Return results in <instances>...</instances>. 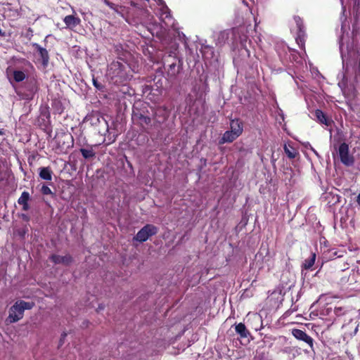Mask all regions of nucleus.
Here are the masks:
<instances>
[{
  "mask_svg": "<svg viewBox=\"0 0 360 360\" xmlns=\"http://www.w3.org/2000/svg\"><path fill=\"white\" fill-rule=\"evenodd\" d=\"M345 37L342 36L340 39V49L342 58L343 69L340 75V80L338 82V86L342 89V93L347 98L352 100L356 95V89H360V60L357 66H349L348 64L345 65V50L349 54L352 53V46L348 44L346 45L344 42Z\"/></svg>",
  "mask_w": 360,
  "mask_h": 360,
  "instance_id": "nucleus-1",
  "label": "nucleus"
},
{
  "mask_svg": "<svg viewBox=\"0 0 360 360\" xmlns=\"http://www.w3.org/2000/svg\"><path fill=\"white\" fill-rule=\"evenodd\" d=\"M127 53H123L122 56H118L116 60L112 61L107 68V76L110 81L115 84H122L129 79L131 75L130 66L124 57Z\"/></svg>",
  "mask_w": 360,
  "mask_h": 360,
  "instance_id": "nucleus-2",
  "label": "nucleus"
},
{
  "mask_svg": "<svg viewBox=\"0 0 360 360\" xmlns=\"http://www.w3.org/2000/svg\"><path fill=\"white\" fill-rule=\"evenodd\" d=\"M146 103H141L133 106L131 119L135 124H139L148 134L152 129L154 121L150 118V113L146 110Z\"/></svg>",
  "mask_w": 360,
  "mask_h": 360,
  "instance_id": "nucleus-3",
  "label": "nucleus"
},
{
  "mask_svg": "<svg viewBox=\"0 0 360 360\" xmlns=\"http://www.w3.org/2000/svg\"><path fill=\"white\" fill-rule=\"evenodd\" d=\"M159 27L165 31L176 30L175 20L170 14V11L162 0H159Z\"/></svg>",
  "mask_w": 360,
  "mask_h": 360,
  "instance_id": "nucleus-4",
  "label": "nucleus"
},
{
  "mask_svg": "<svg viewBox=\"0 0 360 360\" xmlns=\"http://www.w3.org/2000/svg\"><path fill=\"white\" fill-rule=\"evenodd\" d=\"M24 92L19 91H17V94L22 99L32 100L38 91L37 82L34 79L27 80L24 84Z\"/></svg>",
  "mask_w": 360,
  "mask_h": 360,
  "instance_id": "nucleus-5",
  "label": "nucleus"
},
{
  "mask_svg": "<svg viewBox=\"0 0 360 360\" xmlns=\"http://www.w3.org/2000/svg\"><path fill=\"white\" fill-rule=\"evenodd\" d=\"M157 233V228L151 224H146L144 226L136 235L134 237V239L143 243L146 241L150 236L155 235Z\"/></svg>",
  "mask_w": 360,
  "mask_h": 360,
  "instance_id": "nucleus-6",
  "label": "nucleus"
},
{
  "mask_svg": "<svg viewBox=\"0 0 360 360\" xmlns=\"http://www.w3.org/2000/svg\"><path fill=\"white\" fill-rule=\"evenodd\" d=\"M338 155L340 161L346 166H352L354 162V157L349 155V146L347 143H342L338 148Z\"/></svg>",
  "mask_w": 360,
  "mask_h": 360,
  "instance_id": "nucleus-7",
  "label": "nucleus"
},
{
  "mask_svg": "<svg viewBox=\"0 0 360 360\" xmlns=\"http://www.w3.org/2000/svg\"><path fill=\"white\" fill-rule=\"evenodd\" d=\"M292 334L296 339L305 342L309 345L311 349H314V340L304 331L300 329H293L292 330Z\"/></svg>",
  "mask_w": 360,
  "mask_h": 360,
  "instance_id": "nucleus-8",
  "label": "nucleus"
},
{
  "mask_svg": "<svg viewBox=\"0 0 360 360\" xmlns=\"http://www.w3.org/2000/svg\"><path fill=\"white\" fill-rule=\"evenodd\" d=\"M49 259L55 264H62L65 266H69L73 262L72 257L69 254L65 256L53 254L49 257Z\"/></svg>",
  "mask_w": 360,
  "mask_h": 360,
  "instance_id": "nucleus-9",
  "label": "nucleus"
},
{
  "mask_svg": "<svg viewBox=\"0 0 360 360\" xmlns=\"http://www.w3.org/2000/svg\"><path fill=\"white\" fill-rule=\"evenodd\" d=\"M20 307L19 304L16 302L15 304L10 308L9 315L8 317V320L10 323H15L23 317L24 313H22L20 315Z\"/></svg>",
  "mask_w": 360,
  "mask_h": 360,
  "instance_id": "nucleus-10",
  "label": "nucleus"
},
{
  "mask_svg": "<svg viewBox=\"0 0 360 360\" xmlns=\"http://www.w3.org/2000/svg\"><path fill=\"white\" fill-rule=\"evenodd\" d=\"M32 46L38 52L39 57L41 59L43 65L46 66L49 61V55L48 51L46 49L41 47L37 43H33Z\"/></svg>",
  "mask_w": 360,
  "mask_h": 360,
  "instance_id": "nucleus-11",
  "label": "nucleus"
},
{
  "mask_svg": "<svg viewBox=\"0 0 360 360\" xmlns=\"http://www.w3.org/2000/svg\"><path fill=\"white\" fill-rule=\"evenodd\" d=\"M63 21L68 28L73 29L74 27L79 25L81 20L79 17H77L73 15H66L64 18Z\"/></svg>",
  "mask_w": 360,
  "mask_h": 360,
  "instance_id": "nucleus-12",
  "label": "nucleus"
},
{
  "mask_svg": "<svg viewBox=\"0 0 360 360\" xmlns=\"http://www.w3.org/2000/svg\"><path fill=\"white\" fill-rule=\"evenodd\" d=\"M230 131L233 134L240 136L243 130V123L239 120H232L230 123Z\"/></svg>",
  "mask_w": 360,
  "mask_h": 360,
  "instance_id": "nucleus-13",
  "label": "nucleus"
},
{
  "mask_svg": "<svg viewBox=\"0 0 360 360\" xmlns=\"http://www.w3.org/2000/svg\"><path fill=\"white\" fill-rule=\"evenodd\" d=\"M30 200V194L27 191H23L20 195V197L18 200V202L19 205H22V210L24 211H27L30 208L28 205V201Z\"/></svg>",
  "mask_w": 360,
  "mask_h": 360,
  "instance_id": "nucleus-14",
  "label": "nucleus"
},
{
  "mask_svg": "<svg viewBox=\"0 0 360 360\" xmlns=\"http://www.w3.org/2000/svg\"><path fill=\"white\" fill-rule=\"evenodd\" d=\"M53 172L50 167H44L39 168V177L44 180L51 181L52 179Z\"/></svg>",
  "mask_w": 360,
  "mask_h": 360,
  "instance_id": "nucleus-15",
  "label": "nucleus"
},
{
  "mask_svg": "<svg viewBox=\"0 0 360 360\" xmlns=\"http://www.w3.org/2000/svg\"><path fill=\"white\" fill-rule=\"evenodd\" d=\"M314 116L316 120L321 124L329 126L330 121L328 119L326 115L320 110H316L314 112Z\"/></svg>",
  "mask_w": 360,
  "mask_h": 360,
  "instance_id": "nucleus-16",
  "label": "nucleus"
},
{
  "mask_svg": "<svg viewBox=\"0 0 360 360\" xmlns=\"http://www.w3.org/2000/svg\"><path fill=\"white\" fill-rule=\"evenodd\" d=\"M239 136L233 134V132L226 131L224 134L220 141L221 143H231L236 140Z\"/></svg>",
  "mask_w": 360,
  "mask_h": 360,
  "instance_id": "nucleus-17",
  "label": "nucleus"
},
{
  "mask_svg": "<svg viewBox=\"0 0 360 360\" xmlns=\"http://www.w3.org/2000/svg\"><path fill=\"white\" fill-rule=\"evenodd\" d=\"M235 329L236 332L243 338H245L250 335V333L247 330L245 326L242 323L236 325Z\"/></svg>",
  "mask_w": 360,
  "mask_h": 360,
  "instance_id": "nucleus-18",
  "label": "nucleus"
},
{
  "mask_svg": "<svg viewBox=\"0 0 360 360\" xmlns=\"http://www.w3.org/2000/svg\"><path fill=\"white\" fill-rule=\"evenodd\" d=\"M17 302L20 306V309H19L20 310V315L22 313H24V311L25 309H31L34 306V303L33 302H25V301H23V300H20V301H18Z\"/></svg>",
  "mask_w": 360,
  "mask_h": 360,
  "instance_id": "nucleus-19",
  "label": "nucleus"
},
{
  "mask_svg": "<svg viewBox=\"0 0 360 360\" xmlns=\"http://www.w3.org/2000/svg\"><path fill=\"white\" fill-rule=\"evenodd\" d=\"M87 121H90L92 125H96L101 122V120L105 121L104 118L98 114H93L86 117Z\"/></svg>",
  "mask_w": 360,
  "mask_h": 360,
  "instance_id": "nucleus-20",
  "label": "nucleus"
},
{
  "mask_svg": "<svg viewBox=\"0 0 360 360\" xmlns=\"http://www.w3.org/2000/svg\"><path fill=\"white\" fill-rule=\"evenodd\" d=\"M315 260H316V254L315 253H311L310 257L308 259H306L304 260V263L302 264V266L305 269H309L314 264Z\"/></svg>",
  "mask_w": 360,
  "mask_h": 360,
  "instance_id": "nucleus-21",
  "label": "nucleus"
},
{
  "mask_svg": "<svg viewBox=\"0 0 360 360\" xmlns=\"http://www.w3.org/2000/svg\"><path fill=\"white\" fill-rule=\"evenodd\" d=\"M325 198L328 200V203L335 205L340 202V196L332 192L326 193Z\"/></svg>",
  "mask_w": 360,
  "mask_h": 360,
  "instance_id": "nucleus-22",
  "label": "nucleus"
},
{
  "mask_svg": "<svg viewBox=\"0 0 360 360\" xmlns=\"http://www.w3.org/2000/svg\"><path fill=\"white\" fill-rule=\"evenodd\" d=\"M79 151L84 159H89L96 156V153L91 147L89 149L80 148Z\"/></svg>",
  "mask_w": 360,
  "mask_h": 360,
  "instance_id": "nucleus-23",
  "label": "nucleus"
},
{
  "mask_svg": "<svg viewBox=\"0 0 360 360\" xmlns=\"http://www.w3.org/2000/svg\"><path fill=\"white\" fill-rule=\"evenodd\" d=\"M353 1L352 14L357 20L360 18V0H353Z\"/></svg>",
  "mask_w": 360,
  "mask_h": 360,
  "instance_id": "nucleus-24",
  "label": "nucleus"
},
{
  "mask_svg": "<svg viewBox=\"0 0 360 360\" xmlns=\"http://www.w3.org/2000/svg\"><path fill=\"white\" fill-rule=\"evenodd\" d=\"M284 151H285V154L287 155V156L290 159L295 158L296 157V155H297V152L296 149H295L293 147H292L290 146L285 145L284 146Z\"/></svg>",
  "mask_w": 360,
  "mask_h": 360,
  "instance_id": "nucleus-25",
  "label": "nucleus"
},
{
  "mask_svg": "<svg viewBox=\"0 0 360 360\" xmlns=\"http://www.w3.org/2000/svg\"><path fill=\"white\" fill-rule=\"evenodd\" d=\"M13 79L16 82H22L26 77L25 74L21 70H14L13 73Z\"/></svg>",
  "mask_w": 360,
  "mask_h": 360,
  "instance_id": "nucleus-26",
  "label": "nucleus"
},
{
  "mask_svg": "<svg viewBox=\"0 0 360 360\" xmlns=\"http://www.w3.org/2000/svg\"><path fill=\"white\" fill-rule=\"evenodd\" d=\"M294 20L299 30L298 33L304 32L302 20L299 16H295Z\"/></svg>",
  "mask_w": 360,
  "mask_h": 360,
  "instance_id": "nucleus-27",
  "label": "nucleus"
},
{
  "mask_svg": "<svg viewBox=\"0 0 360 360\" xmlns=\"http://www.w3.org/2000/svg\"><path fill=\"white\" fill-rule=\"evenodd\" d=\"M304 32L298 33L297 37L296 38V41L299 46L302 49L304 48Z\"/></svg>",
  "mask_w": 360,
  "mask_h": 360,
  "instance_id": "nucleus-28",
  "label": "nucleus"
},
{
  "mask_svg": "<svg viewBox=\"0 0 360 360\" xmlns=\"http://www.w3.org/2000/svg\"><path fill=\"white\" fill-rule=\"evenodd\" d=\"M285 175V181H288V183L290 184L291 183V179L293 176V172L290 169H288L287 168L284 172Z\"/></svg>",
  "mask_w": 360,
  "mask_h": 360,
  "instance_id": "nucleus-29",
  "label": "nucleus"
},
{
  "mask_svg": "<svg viewBox=\"0 0 360 360\" xmlns=\"http://www.w3.org/2000/svg\"><path fill=\"white\" fill-rule=\"evenodd\" d=\"M41 192L43 195H51L53 194L51 188L46 185H43L41 188Z\"/></svg>",
  "mask_w": 360,
  "mask_h": 360,
  "instance_id": "nucleus-30",
  "label": "nucleus"
},
{
  "mask_svg": "<svg viewBox=\"0 0 360 360\" xmlns=\"http://www.w3.org/2000/svg\"><path fill=\"white\" fill-rule=\"evenodd\" d=\"M27 231H28V229H27V227L26 226L24 228L18 229L16 231L18 235L19 236H20L21 238H24L25 234L27 233Z\"/></svg>",
  "mask_w": 360,
  "mask_h": 360,
  "instance_id": "nucleus-31",
  "label": "nucleus"
},
{
  "mask_svg": "<svg viewBox=\"0 0 360 360\" xmlns=\"http://www.w3.org/2000/svg\"><path fill=\"white\" fill-rule=\"evenodd\" d=\"M139 144H143L145 141H148V137L145 134H139L137 138Z\"/></svg>",
  "mask_w": 360,
  "mask_h": 360,
  "instance_id": "nucleus-32",
  "label": "nucleus"
},
{
  "mask_svg": "<svg viewBox=\"0 0 360 360\" xmlns=\"http://www.w3.org/2000/svg\"><path fill=\"white\" fill-rule=\"evenodd\" d=\"M93 84L98 90H102L103 89V85L98 82L94 77L93 78Z\"/></svg>",
  "mask_w": 360,
  "mask_h": 360,
  "instance_id": "nucleus-33",
  "label": "nucleus"
},
{
  "mask_svg": "<svg viewBox=\"0 0 360 360\" xmlns=\"http://www.w3.org/2000/svg\"><path fill=\"white\" fill-rule=\"evenodd\" d=\"M102 1H103V2L106 6H108L109 8H110L111 9L116 10V7H117V6H116L114 3H112V2L110 1L109 0H102Z\"/></svg>",
  "mask_w": 360,
  "mask_h": 360,
  "instance_id": "nucleus-34",
  "label": "nucleus"
},
{
  "mask_svg": "<svg viewBox=\"0 0 360 360\" xmlns=\"http://www.w3.org/2000/svg\"><path fill=\"white\" fill-rule=\"evenodd\" d=\"M66 337H67V333L65 332H63L60 335L58 347H60L64 344Z\"/></svg>",
  "mask_w": 360,
  "mask_h": 360,
  "instance_id": "nucleus-35",
  "label": "nucleus"
},
{
  "mask_svg": "<svg viewBox=\"0 0 360 360\" xmlns=\"http://www.w3.org/2000/svg\"><path fill=\"white\" fill-rule=\"evenodd\" d=\"M352 281H353V279H350V277L347 278L346 276L342 277V278H341V280H340V283H341L342 284H345V283H352Z\"/></svg>",
  "mask_w": 360,
  "mask_h": 360,
  "instance_id": "nucleus-36",
  "label": "nucleus"
},
{
  "mask_svg": "<svg viewBox=\"0 0 360 360\" xmlns=\"http://www.w3.org/2000/svg\"><path fill=\"white\" fill-rule=\"evenodd\" d=\"M297 351L295 347H285L284 349H283V352H285V353H291L293 351Z\"/></svg>",
  "mask_w": 360,
  "mask_h": 360,
  "instance_id": "nucleus-37",
  "label": "nucleus"
},
{
  "mask_svg": "<svg viewBox=\"0 0 360 360\" xmlns=\"http://www.w3.org/2000/svg\"><path fill=\"white\" fill-rule=\"evenodd\" d=\"M20 217L27 222L30 221V217L26 214H21Z\"/></svg>",
  "mask_w": 360,
  "mask_h": 360,
  "instance_id": "nucleus-38",
  "label": "nucleus"
},
{
  "mask_svg": "<svg viewBox=\"0 0 360 360\" xmlns=\"http://www.w3.org/2000/svg\"><path fill=\"white\" fill-rule=\"evenodd\" d=\"M340 4H341V6H342V13H344L346 11V8H345V6L344 5V1L343 0H340Z\"/></svg>",
  "mask_w": 360,
  "mask_h": 360,
  "instance_id": "nucleus-39",
  "label": "nucleus"
},
{
  "mask_svg": "<svg viewBox=\"0 0 360 360\" xmlns=\"http://www.w3.org/2000/svg\"><path fill=\"white\" fill-rule=\"evenodd\" d=\"M225 37H226V34L224 32H220L219 34V39H225Z\"/></svg>",
  "mask_w": 360,
  "mask_h": 360,
  "instance_id": "nucleus-40",
  "label": "nucleus"
},
{
  "mask_svg": "<svg viewBox=\"0 0 360 360\" xmlns=\"http://www.w3.org/2000/svg\"><path fill=\"white\" fill-rule=\"evenodd\" d=\"M105 308V306L103 304H99L98 309H96L97 311H99L101 310H103Z\"/></svg>",
  "mask_w": 360,
  "mask_h": 360,
  "instance_id": "nucleus-41",
  "label": "nucleus"
},
{
  "mask_svg": "<svg viewBox=\"0 0 360 360\" xmlns=\"http://www.w3.org/2000/svg\"><path fill=\"white\" fill-rule=\"evenodd\" d=\"M250 1H252V3H254V1L253 0H250ZM243 2L245 5H246L247 6H250V4L247 1V0H243Z\"/></svg>",
  "mask_w": 360,
  "mask_h": 360,
  "instance_id": "nucleus-42",
  "label": "nucleus"
},
{
  "mask_svg": "<svg viewBox=\"0 0 360 360\" xmlns=\"http://www.w3.org/2000/svg\"><path fill=\"white\" fill-rule=\"evenodd\" d=\"M356 202L359 205H360V193L357 196Z\"/></svg>",
  "mask_w": 360,
  "mask_h": 360,
  "instance_id": "nucleus-43",
  "label": "nucleus"
},
{
  "mask_svg": "<svg viewBox=\"0 0 360 360\" xmlns=\"http://www.w3.org/2000/svg\"><path fill=\"white\" fill-rule=\"evenodd\" d=\"M4 134V129H0V136H2Z\"/></svg>",
  "mask_w": 360,
  "mask_h": 360,
  "instance_id": "nucleus-44",
  "label": "nucleus"
},
{
  "mask_svg": "<svg viewBox=\"0 0 360 360\" xmlns=\"http://www.w3.org/2000/svg\"><path fill=\"white\" fill-rule=\"evenodd\" d=\"M310 148L313 150V152H314L316 155H318L317 152H316V150H314L311 146H310Z\"/></svg>",
  "mask_w": 360,
  "mask_h": 360,
  "instance_id": "nucleus-45",
  "label": "nucleus"
},
{
  "mask_svg": "<svg viewBox=\"0 0 360 360\" xmlns=\"http://www.w3.org/2000/svg\"><path fill=\"white\" fill-rule=\"evenodd\" d=\"M255 26H257V18L255 17Z\"/></svg>",
  "mask_w": 360,
  "mask_h": 360,
  "instance_id": "nucleus-46",
  "label": "nucleus"
},
{
  "mask_svg": "<svg viewBox=\"0 0 360 360\" xmlns=\"http://www.w3.org/2000/svg\"><path fill=\"white\" fill-rule=\"evenodd\" d=\"M0 36H4V33L2 32L1 29H0Z\"/></svg>",
  "mask_w": 360,
  "mask_h": 360,
  "instance_id": "nucleus-47",
  "label": "nucleus"
},
{
  "mask_svg": "<svg viewBox=\"0 0 360 360\" xmlns=\"http://www.w3.org/2000/svg\"><path fill=\"white\" fill-rule=\"evenodd\" d=\"M49 116H50V114H49V112H47V116H46V117H49Z\"/></svg>",
  "mask_w": 360,
  "mask_h": 360,
  "instance_id": "nucleus-48",
  "label": "nucleus"
}]
</instances>
